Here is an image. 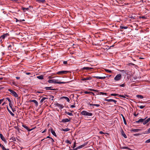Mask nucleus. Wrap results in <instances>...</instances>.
<instances>
[{
    "mask_svg": "<svg viewBox=\"0 0 150 150\" xmlns=\"http://www.w3.org/2000/svg\"><path fill=\"white\" fill-rule=\"evenodd\" d=\"M48 82L49 83H55L61 84L65 83L64 82H59L58 81V80L54 79L49 80L48 81Z\"/></svg>",
    "mask_w": 150,
    "mask_h": 150,
    "instance_id": "f257e3e1",
    "label": "nucleus"
},
{
    "mask_svg": "<svg viewBox=\"0 0 150 150\" xmlns=\"http://www.w3.org/2000/svg\"><path fill=\"white\" fill-rule=\"evenodd\" d=\"M8 91L10 92L11 95L13 96L15 98L17 99L18 98V96L16 92L10 89H8Z\"/></svg>",
    "mask_w": 150,
    "mask_h": 150,
    "instance_id": "f03ea898",
    "label": "nucleus"
},
{
    "mask_svg": "<svg viewBox=\"0 0 150 150\" xmlns=\"http://www.w3.org/2000/svg\"><path fill=\"white\" fill-rule=\"evenodd\" d=\"M81 113L83 115L89 116H91L93 115L92 113L88 112L85 110L82 111Z\"/></svg>",
    "mask_w": 150,
    "mask_h": 150,
    "instance_id": "7ed1b4c3",
    "label": "nucleus"
},
{
    "mask_svg": "<svg viewBox=\"0 0 150 150\" xmlns=\"http://www.w3.org/2000/svg\"><path fill=\"white\" fill-rule=\"evenodd\" d=\"M122 77V75L120 74H117L114 78V80L116 81L120 80Z\"/></svg>",
    "mask_w": 150,
    "mask_h": 150,
    "instance_id": "20e7f679",
    "label": "nucleus"
},
{
    "mask_svg": "<svg viewBox=\"0 0 150 150\" xmlns=\"http://www.w3.org/2000/svg\"><path fill=\"white\" fill-rule=\"evenodd\" d=\"M6 99L9 102V105L10 108H11L12 111L14 112L15 111V110L13 109L12 108L13 105L11 103V101L10 99L9 98H6Z\"/></svg>",
    "mask_w": 150,
    "mask_h": 150,
    "instance_id": "39448f33",
    "label": "nucleus"
},
{
    "mask_svg": "<svg viewBox=\"0 0 150 150\" xmlns=\"http://www.w3.org/2000/svg\"><path fill=\"white\" fill-rule=\"evenodd\" d=\"M69 72V71H59L57 72L56 74L59 75H63L66 74Z\"/></svg>",
    "mask_w": 150,
    "mask_h": 150,
    "instance_id": "423d86ee",
    "label": "nucleus"
},
{
    "mask_svg": "<svg viewBox=\"0 0 150 150\" xmlns=\"http://www.w3.org/2000/svg\"><path fill=\"white\" fill-rule=\"evenodd\" d=\"M88 105L90 106V107L91 109L94 108L93 106H95L97 107H98L100 106V105L98 104H93L91 103H88Z\"/></svg>",
    "mask_w": 150,
    "mask_h": 150,
    "instance_id": "0eeeda50",
    "label": "nucleus"
},
{
    "mask_svg": "<svg viewBox=\"0 0 150 150\" xmlns=\"http://www.w3.org/2000/svg\"><path fill=\"white\" fill-rule=\"evenodd\" d=\"M22 126L23 127L26 129L29 132L32 131L35 128H34L31 129H29V128L25 125H23Z\"/></svg>",
    "mask_w": 150,
    "mask_h": 150,
    "instance_id": "6e6552de",
    "label": "nucleus"
},
{
    "mask_svg": "<svg viewBox=\"0 0 150 150\" xmlns=\"http://www.w3.org/2000/svg\"><path fill=\"white\" fill-rule=\"evenodd\" d=\"M9 35V34L8 33H6L4 34V35H1V36L0 38L1 39H4L5 38L7 37Z\"/></svg>",
    "mask_w": 150,
    "mask_h": 150,
    "instance_id": "1a4fd4ad",
    "label": "nucleus"
},
{
    "mask_svg": "<svg viewBox=\"0 0 150 150\" xmlns=\"http://www.w3.org/2000/svg\"><path fill=\"white\" fill-rule=\"evenodd\" d=\"M105 101H108V102H114L116 104L117 102V101L113 100V99H105Z\"/></svg>",
    "mask_w": 150,
    "mask_h": 150,
    "instance_id": "9d476101",
    "label": "nucleus"
},
{
    "mask_svg": "<svg viewBox=\"0 0 150 150\" xmlns=\"http://www.w3.org/2000/svg\"><path fill=\"white\" fill-rule=\"evenodd\" d=\"M87 144V143L85 142L83 144H82L81 145L77 147L76 148V149H80L82 148L83 147H84Z\"/></svg>",
    "mask_w": 150,
    "mask_h": 150,
    "instance_id": "9b49d317",
    "label": "nucleus"
},
{
    "mask_svg": "<svg viewBox=\"0 0 150 150\" xmlns=\"http://www.w3.org/2000/svg\"><path fill=\"white\" fill-rule=\"evenodd\" d=\"M50 130L52 134L54 136L56 137L57 135L54 131L53 130V129L52 128H50Z\"/></svg>",
    "mask_w": 150,
    "mask_h": 150,
    "instance_id": "f8f14e48",
    "label": "nucleus"
},
{
    "mask_svg": "<svg viewBox=\"0 0 150 150\" xmlns=\"http://www.w3.org/2000/svg\"><path fill=\"white\" fill-rule=\"evenodd\" d=\"M30 102H33L35 104V105L37 107L38 106V102L35 100H31L30 101Z\"/></svg>",
    "mask_w": 150,
    "mask_h": 150,
    "instance_id": "ddd939ff",
    "label": "nucleus"
},
{
    "mask_svg": "<svg viewBox=\"0 0 150 150\" xmlns=\"http://www.w3.org/2000/svg\"><path fill=\"white\" fill-rule=\"evenodd\" d=\"M146 118H147V117H146V118H145V119H142V118L140 119L138 121H136L135 122L137 123H139V122H144V121L145 120V119Z\"/></svg>",
    "mask_w": 150,
    "mask_h": 150,
    "instance_id": "4468645a",
    "label": "nucleus"
},
{
    "mask_svg": "<svg viewBox=\"0 0 150 150\" xmlns=\"http://www.w3.org/2000/svg\"><path fill=\"white\" fill-rule=\"evenodd\" d=\"M94 78H96L98 79H104L106 78L105 76L100 77L98 76H94Z\"/></svg>",
    "mask_w": 150,
    "mask_h": 150,
    "instance_id": "2eb2a0df",
    "label": "nucleus"
},
{
    "mask_svg": "<svg viewBox=\"0 0 150 150\" xmlns=\"http://www.w3.org/2000/svg\"><path fill=\"white\" fill-rule=\"evenodd\" d=\"M140 129H131V130H130V131L131 132H138L140 131Z\"/></svg>",
    "mask_w": 150,
    "mask_h": 150,
    "instance_id": "dca6fc26",
    "label": "nucleus"
},
{
    "mask_svg": "<svg viewBox=\"0 0 150 150\" xmlns=\"http://www.w3.org/2000/svg\"><path fill=\"white\" fill-rule=\"evenodd\" d=\"M0 137L1 139L4 142H6V141L5 138L3 136V135L1 133L0 134Z\"/></svg>",
    "mask_w": 150,
    "mask_h": 150,
    "instance_id": "f3484780",
    "label": "nucleus"
},
{
    "mask_svg": "<svg viewBox=\"0 0 150 150\" xmlns=\"http://www.w3.org/2000/svg\"><path fill=\"white\" fill-rule=\"evenodd\" d=\"M91 77H86L84 78H83L82 79V80L83 81H85L86 80H90L91 79Z\"/></svg>",
    "mask_w": 150,
    "mask_h": 150,
    "instance_id": "a211bd4d",
    "label": "nucleus"
},
{
    "mask_svg": "<svg viewBox=\"0 0 150 150\" xmlns=\"http://www.w3.org/2000/svg\"><path fill=\"white\" fill-rule=\"evenodd\" d=\"M36 1L40 3H44L45 1V0H36Z\"/></svg>",
    "mask_w": 150,
    "mask_h": 150,
    "instance_id": "6ab92c4d",
    "label": "nucleus"
},
{
    "mask_svg": "<svg viewBox=\"0 0 150 150\" xmlns=\"http://www.w3.org/2000/svg\"><path fill=\"white\" fill-rule=\"evenodd\" d=\"M92 69H93V68H92L91 67H84L83 68V70H91Z\"/></svg>",
    "mask_w": 150,
    "mask_h": 150,
    "instance_id": "aec40b11",
    "label": "nucleus"
},
{
    "mask_svg": "<svg viewBox=\"0 0 150 150\" xmlns=\"http://www.w3.org/2000/svg\"><path fill=\"white\" fill-rule=\"evenodd\" d=\"M37 78L38 79L40 80H42L43 79V75H41L40 76H38L37 77Z\"/></svg>",
    "mask_w": 150,
    "mask_h": 150,
    "instance_id": "412c9836",
    "label": "nucleus"
},
{
    "mask_svg": "<svg viewBox=\"0 0 150 150\" xmlns=\"http://www.w3.org/2000/svg\"><path fill=\"white\" fill-rule=\"evenodd\" d=\"M7 110L10 113V114L12 116H14V114L12 113L11 111L8 109V108L7 107Z\"/></svg>",
    "mask_w": 150,
    "mask_h": 150,
    "instance_id": "4be33fe9",
    "label": "nucleus"
},
{
    "mask_svg": "<svg viewBox=\"0 0 150 150\" xmlns=\"http://www.w3.org/2000/svg\"><path fill=\"white\" fill-rule=\"evenodd\" d=\"M62 121L63 122H66L70 121V120L68 118H65L63 119Z\"/></svg>",
    "mask_w": 150,
    "mask_h": 150,
    "instance_id": "5701e85b",
    "label": "nucleus"
},
{
    "mask_svg": "<svg viewBox=\"0 0 150 150\" xmlns=\"http://www.w3.org/2000/svg\"><path fill=\"white\" fill-rule=\"evenodd\" d=\"M127 70H120L119 71L121 72H122L124 73H125L126 74H128V73L127 72Z\"/></svg>",
    "mask_w": 150,
    "mask_h": 150,
    "instance_id": "b1692460",
    "label": "nucleus"
},
{
    "mask_svg": "<svg viewBox=\"0 0 150 150\" xmlns=\"http://www.w3.org/2000/svg\"><path fill=\"white\" fill-rule=\"evenodd\" d=\"M46 90H56L54 89L51 88V87H46L45 88Z\"/></svg>",
    "mask_w": 150,
    "mask_h": 150,
    "instance_id": "393cba45",
    "label": "nucleus"
},
{
    "mask_svg": "<svg viewBox=\"0 0 150 150\" xmlns=\"http://www.w3.org/2000/svg\"><path fill=\"white\" fill-rule=\"evenodd\" d=\"M62 98H64L65 99V100H66L67 101L69 102V101H70V100L69 99V98H68L67 97H66V96H63L62 97Z\"/></svg>",
    "mask_w": 150,
    "mask_h": 150,
    "instance_id": "a878e982",
    "label": "nucleus"
},
{
    "mask_svg": "<svg viewBox=\"0 0 150 150\" xmlns=\"http://www.w3.org/2000/svg\"><path fill=\"white\" fill-rule=\"evenodd\" d=\"M121 115L122 116V118H123V120L124 123L125 124V125H126L127 123V122H126V119H125V117L122 114Z\"/></svg>",
    "mask_w": 150,
    "mask_h": 150,
    "instance_id": "bb28decb",
    "label": "nucleus"
},
{
    "mask_svg": "<svg viewBox=\"0 0 150 150\" xmlns=\"http://www.w3.org/2000/svg\"><path fill=\"white\" fill-rule=\"evenodd\" d=\"M128 28V27L127 26H120V28L121 29H127Z\"/></svg>",
    "mask_w": 150,
    "mask_h": 150,
    "instance_id": "cd10ccee",
    "label": "nucleus"
},
{
    "mask_svg": "<svg viewBox=\"0 0 150 150\" xmlns=\"http://www.w3.org/2000/svg\"><path fill=\"white\" fill-rule=\"evenodd\" d=\"M122 136L125 138H127V137L126 135L124 133V132L123 131L121 132Z\"/></svg>",
    "mask_w": 150,
    "mask_h": 150,
    "instance_id": "c85d7f7f",
    "label": "nucleus"
},
{
    "mask_svg": "<svg viewBox=\"0 0 150 150\" xmlns=\"http://www.w3.org/2000/svg\"><path fill=\"white\" fill-rule=\"evenodd\" d=\"M47 99V98H45V97H43V98H42L40 101V103H42L44 102V100H45Z\"/></svg>",
    "mask_w": 150,
    "mask_h": 150,
    "instance_id": "c756f323",
    "label": "nucleus"
},
{
    "mask_svg": "<svg viewBox=\"0 0 150 150\" xmlns=\"http://www.w3.org/2000/svg\"><path fill=\"white\" fill-rule=\"evenodd\" d=\"M22 9L24 12H25L26 11H28L29 10V8H25L24 7H22Z\"/></svg>",
    "mask_w": 150,
    "mask_h": 150,
    "instance_id": "7c9ffc66",
    "label": "nucleus"
},
{
    "mask_svg": "<svg viewBox=\"0 0 150 150\" xmlns=\"http://www.w3.org/2000/svg\"><path fill=\"white\" fill-rule=\"evenodd\" d=\"M65 113L70 116H73V114L72 113L69 112L67 111L65 112Z\"/></svg>",
    "mask_w": 150,
    "mask_h": 150,
    "instance_id": "2f4dec72",
    "label": "nucleus"
},
{
    "mask_svg": "<svg viewBox=\"0 0 150 150\" xmlns=\"http://www.w3.org/2000/svg\"><path fill=\"white\" fill-rule=\"evenodd\" d=\"M69 130V129L68 128H67L66 129H62V131H65V132L68 131Z\"/></svg>",
    "mask_w": 150,
    "mask_h": 150,
    "instance_id": "473e14b6",
    "label": "nucleus"
},
{
    "mask_svg": "<svg viewBox=\"0 0 150 150\" xmlns=\"http://www.w3.org/2000/svg\"><path fill=\"white\" fill-rule=\"evenodd\" d=\"M137 96L140 98L142 99L143 98V96L141 95H137Z\"/></svg>",
    "mask_w": 150,
    "mask_h": 150,
    "instance_id": "72a5a7b5",
    "label": "nucleus"
},
{
    "mask_svg": "<svg viewBox=\"0 0 150 150\" xmlns=\"http://www.w3.org/2000/svg\"><path fill=\"white\" fill-rule=\"evenodd\" d=\"M88 90H89L91 91H93L98 92V91L97 90H95V89H91V88H89L88 89Z\"/></svg>",
    "mask_w": 150,
    "mask_h": 150,
    "instance_id": "f704fd0d",
    "label": "nucleus"
},
{
    "mask_svg": "<svg viewBox=\"0 0 150 150\" xmlns=\"http://www.w3.org/2000/svg\"><path fill=\"white\" fill-rule=\"evenodd\" d=\"M105 71L108 73H111L112 71L111 70H110L108 69H105Z\"/></svg>",
    "mask_w": 150,
    "mask_h": 150,
    "instance_id": "c9c22d12",
    "label": "nucleus"
},
{
    "mask_svg": "<svg viewBox=\"0 0 150 150\" xmlns=\"http://www.w3.org/2000/svg\"><path fill=\"white\" fill-rule=\"evenodd\" d=\"M148 122H149L148 120L147 119L144 122L143 124L144 125H145Z\"/></svg>",
    "mask_w": 150,
    "mask_h": 150,
    "instance_id": "e433bc0d",
    "label": "nucleus"
},
{
    "mask_svg": "<svg viewBox=\"0 0 150 150\" xmlns=\"http://www.w3.org/2000/svg\"><path fill=\"white\" fill-rule=\"evenodd\" d=\"M58 106L59 107L60 109H62L63 108V106L61 104H58Z\"/></svg>",
    "mask_w": 150,
    "mask_h": 150,
    "instance_id": "4c0bfd02",
    "label": "nucleus"
},
{
    "mask_svg": "<svg viewBox=\"0 0 150 150\" xmlns=\"http://www.w3.org/2000/svg\"><path fill=\"white\" fill-rule=\"evenodd\" d=\"M118 95V94L116 93H112L110 94L111 96H115Z\"/></svg>",
    "mask_w": 150,
    "mask_h": 150,
    "instance_id": "58836bf2",
    "label": "nucleus"
},
{
    "mask_svg": "<svg viewBox=\"0 0 150 150\" xmlns=\"http://www.w3.org/2000/svg\"><path fill=\"white\" fill-rule=\"evenodd\" d=\"M99 133L100 134H108L107 133H104L102 131H100L99 132Z\"/></svg>",
    "mask_w": 150,
    "mask_h": 150,
    "instance_id": "ea45409f",
    "label": "nucleus"
},
{
    "mask_svg": "<svg viewBox=\"0 0 150 150\" xmlns=\"http://www.w3.org/2000/svg\"><path fill=\"white\" fill-rule=\"evenodd\" d=\"M122 149H130L127 146H124L122 147Z\"/></svg>",
    "mask_w": 150,
    "mask_h": 150,
    "instance_id": "a19ab883",
    "label": "nucleus"
},
{
    "mask_svg": "<svg viewBox=\"0 0 150 150\" xmlns=\"http://www.w3.org/2000/svg\"><path fill=\"white\" fill-rule=\"evenodd\" d=\"M145 142L146 143H150V139L146 140L145 141Z\"/></svg>",
    "mask_w": 150,
    "mask_h": 150,
    "instance_id": "79ce46f5",
    "label": "nucleus"
},
{
    "mask_svg": "<svg viewBox=\"0 0 150 150\" xmlns=\"http://www.w3.org/2000/svg\"><path fill=\"white\" fill-rule=\"evenodd\" d=\"M138 106L141 109H143L145 107L144 106H143V105H140V106Z\"/></svg>",
    "mask_w": 150,
    "mask_h": 150,
    "instance_id": "37998d69",
    "label": "nucleus"
},
{
    "mask_svg": "<svg viewBox=\"0 0 150 150\" xmlns=\"http://www.w3.org/2000/svg\"><path fill=\"white\" fill-rule=\"evenodd\" d=\"M4 98L0 99V105L1 103L2 102L4 101Z\"/></svg>",
    "mask_w": 150,
    "mask_h": 150,
    "instance_id": "c03bdc74",
    "label": "nucleus"
},
{
    "mask_svg": "<svg viewBox=\"0 0 150 150\" xmlns=\"http://www.w3.org/2000/svg\"><path fill=\"white\" fill-rule=\"evenodd\" d=\"M66 143H67L70 144H71V142L69 140H67L66 141Z\"/></svg>",
    "mask_w": 150,
    "mask_h": 150,
    "instance_id": "a18cd8bd",
    "label": "nucleus"
},
{
    "mask_svg": "<svg viewBox=\"0 0 150 150\" xmlns=\"http://www.w3.org/2000/svg\"><path fill=\"white\" fill-rule=\"evenodd\" d=\"M100 93H101L102 95H106L107 94V93H106L104 92H100Z\"/></svg>",
    "mask_w": 150,
    "mask_h": 150,
    "instance_id": "49530a36",
    "label": "nucleus"
},
{
    "mask_svg": "<svg viewBox=\"0 0 150 150\" xmlns=\"http://www.w3.org/2000/svg\"><path fill=\"white\" fill-rule=\"evenodd\" d=\"M84 93L85 94H88L90 93V92H88L87 91H84Z\"/></svg>",
    "mask_w": 150,
    "mask_h": 150,
    "instance_id": "de8ad7c7",
    "label": "nucleus"
},
{
    "mask_svg": "<svg viewBox=\"0 0 150 150\" xmlns=\"http://www.w3.org/2000/svg\"><path fill=\"white\" fill-rule=\"evenodd\" d=\"M119 96L120 97H122L123 98H125V96H124V95H120Z\"/></svg>",
    "mask_w": 150,
    "mask_h": 150,
    "instance_id": "09e8293b",
    "label": "nucleus"
},
{
    "mask_svg": "<svg viewBox=\"0 0 150 150\" xmlns=\"http://www.w3.org/2000/svg\"><path fill=\"white\" fill-rule=\"evenodd\" d=\"M120 87H124L125 86V84L123 83V84L120 85Z\"/></svg>",
    "mask_w": 150,
    "mask_h": 150,
    "instance_id": "8fccbe9b",
    "label": "nucleus"
},
{
    "mask_svg": "<svg viewBox=\"0 0 150 150\" xmlns=\"http://www.w3.org/2000/svg\"><path fill=\"white\" fill-rule=\"evenodd\" d=\"M75 107V105L74 104L70 105V107L71 108H74Z\"/></svg>",
    "mask_w": 150,
    "mask_h": 150,
    "instance_id": "3c124183",
    "label": "nucleus"
},
{
    "mask_svg": "<svg viewBox=\"0 0 150 150\" xmlns=\"http://www.w3.org/2000/svg\"><path fill=\"white\" fill-rule=\"evenodd\" d=\"M12 139L14 141H16V139L14 137H12Z\"/></svg>",
    "mask_w": 150,
    "mask_h": 150,
    "instance_id": "603ef678",
    "label": "nucleus"
},
{
    "mask_svg": "<svg viewBox=\"0 0 150 150\" xmlns=\"http://www.w3.org/2000/svg\"><path fill=\"white\" fill-rule=\"evenodd\" d=\"M2 149L3 150H9V149H6L4 147Z\"/></svg>",
    "mask_w": 150,
    "mask_h": 150,
    "instance_id": "864d4df0",
    "label": "nucleus"
},
{
    "mask_svg": "<svg viewBox=\"0 0 150 150\" xmlns=\"http://www.w3.org/2000/svg\"><path fill=\"white\" fill-rule=\"evenodd\" d=\"M0 147H1L2 149L3 148L4 146L2 145L1 144H0Z\"/></svg>",
    "mask_w": 150,
    "mask_h": 150,
    "instance_id": "5fc2aeb1",
    "label": "nucleus"
},
{
    "mask_svg": "<svg viewBox=\"0 0 150 150\" xmlns=\"http://www.w3.org/2000/svg\"><path fill=\"white\" fill-rule=\"evenodd\" d=\"M67 62L66 61H64L63 62V64H67Z\"/></svg>",
    "mask_w": 150,
    "mask_h": 150,
    "instance_id": "6e6d98bb",
    "label": "nucleus"
},
{
    "mask_svg": "<svg viewBox=\"0 0 150 150\" xmlns=\"http://www.w3.org/2000/svg\"><path fill=\"white\" fill-rule=\"evenodd\" d=\"M150 133V128H149L148 129V131H147V133Z\"/></svg>",
    "mask_w": 150,
    "mask_h": 150,
    "instance_id": "4d7b16f0",
    "label": "nucleus"
},
{
    "mask_svg": "<svg viewBox=\"0 0 150 150\" xmlns=\"http://www.w3.org/2000/svg\"><path fill=\"white\" fill-rule=\"evenodd\" d=\"M129 65H134V64H133L132 63H129Z\"/></svg>",
    "mask_w": 150,
    "mask_h": 150,
    "instance_id": "13d9d810",
    "label": "nucleus"
},
{
    "mask_svg": "<svg viewBox=\"0 0 150 150\" xmlns=\"http://www.w3.org/2000/svg\"><path fill=\"white\" fill-rule=\"evenodd\" d=\"M140 18H142L143 19H145L146 18H145V17L144 16H142V17H140Z\"/></svg>",
    "mask_w": 150,
    "mask_h": 150,
    "instance_id": "bf43d9fd",
    "label": "nucleus"
},
{
    "mask_svg": "<svg viewBox=\"0 0 150 150\" xmlns=\"http://www.w3.org/2000/svg\"><path fill=\"white\" fill-rule=\"evenodd\" d=\"M47 131V129H45L43 131L42 133H44L45 132Z\"/></svg>",
    "mask_w": 150,
    "mask_h": 150,
    "instance_id": "052dcab7",
    "label": "nucleus"
},
{
    "mask_svg": "<svg viewBox=\"0 0 150 150\" xmlns=\"http://www.w3.org/2000/svg\"><path fill=\"white\" fill-rule=\"evenodd\" d=\"M138 115V114H136L135 113H134V115L135 117L137 116Z\"/></svg>",
    "mask_w": 150,
    "mask_h": 150,
    "instance_id": "680f3d73",
    "label": "nucleus"
},
{
    "mask_svg": "<svg viewBox=\"0 0 150 150\" xmlns=\"http://www.w3.org/2000/svg\"><path fill=\"white\" fill-rule=\"evenodd\" d=\"M90 93L92 94L93 96L95 95L94 93H93V92H90Z\"/></svg>",
    "mask_w": 150,
    "mask_h": 150,
    "instance_id": "e2e57ef3",
    "label": "nucleus"
},
{
    "mask_svg": "<svg viewBox=\"0 0 150 150\" xmlns=\"http://www.w3.org/2000/svg\"><path fill=\"white\" fill-rule=\"evenodd\" d=\"M133 135L134 136H138V135H139V134H134Z\"/></svg>",
    "mask_w": 150,
    "mask_h": 150,
    "instance_id": "0e129e2a",
    "label": "nucleus"
},
{
    "mask_svg": "<svg viewBox=\"0 0 150 150\" xmlns=\"http://www.w3.org/2000/svg\"><path fill=\"white\" fill-rule=\"evenodd\" d=\"M51 139L52 142L53 143L54 142V140L52 138H51Z\"/></svg>",
    "mask_w": 150,
    "mask_h": 150,
    "instance_id": "69168bd1",
    "label": "nucleus"
},
{
    "mask_svg": "<svg viewBox=\"0 0 150 150\" xmlns=\"http://www.w3.org/2000/svg\"><path fill=\"white\" fill-rule=\"evenodd\" d=\"M75 147H76V143L74 142V145L73 148H74Z\"/></svg>",
    "mask_w": 150,
    "mask_h": 150,
    "instance_id": "338daca9",
    "label": "nucleus"
},
{
    "mask_svg": "<svg viewBox=\"0 0 150 150\" xmlns=\"http://www.w3.org/2000/svg\"><path fill=\"white\" fill-rule=\"evenodd\" d=\"M6 104V103L5 102H4L2 104V106H3L5 104Z\"/></svg>",
    "mask_w": 150,
    "mask_h": 150,
    "instance_id": "774afa93",
    "label": "nucleus"
}]
</instances>
